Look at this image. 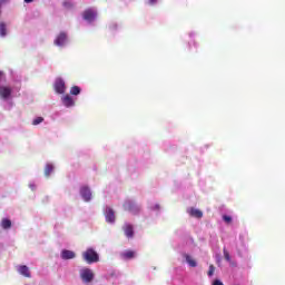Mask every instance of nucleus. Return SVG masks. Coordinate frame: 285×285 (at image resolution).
<instances>
[{
  "label": "nucleus",
  "mask_w": 285,
  "mask_h": 285,
  "mask_svg": "<svg viewBox=\"0 0 285 285\" xmlns=\"http://www.w3.org/2000/svg\"><path fill=\"white\" fill-rule=\"evenodd\" d=\"M82 257L87 264H95L99 262V254L95 252L92 248H88L85 253H82Z\"/></svg>",
  "instance_id": "f257e3e1"
},
{
  "label": "nucleus",
  "mask_w": 285,
  "mask_h": 285,
  "mask_svg": "<svg viewBox=\"0 0 285 285\" xmlns=\"http://www.w3.org/2000/svg\"><path fill=\"white\" fill-rule=\"evenodd\" d=\"M80 277L85 284H90L95 279V272L90 268H83L80 271Z\"/></svg>",
  "instance_id": "f03ea898"
},
{
  "label": "nucleus",
  "mask_w": 285,
  "mask_h": 285,
  "mask_svg": "<svg viewBox=\"0 0 285 285\" xmlns=\"http://www.w3.org/2000/svg\"><path fill=\"white\" fill-rule=\"evenodd\" d=\"M124 208H125V210H128L129 213H132L134 215H137V213H139V210H141V207H139V205L132 203L131 200H127L124 204Z\"/></svg>",
  "instance_id": "7ed1b4c3"
},
{
  "label": "nucleus",
  "mask_w": 285,
  "mask_h": 285,
  "mask_svg": "<svg viewBox=\"0 0 285 285\" xmlns=\"http://www.w3.org/2000/svg\"><path fill=\"white\" fill-rule=\"evenodd\" d=\"M82 17H83L85 21L92 23V21H95V19H97V11H95L92 9H87L83 11Z\"/></svg>",
  "instance_id": "20e7f679"
},
{
  "label": "nucleus",
  "mask_w": 285,
  "mask_h": 285,
  "mask_svg": "<svg viewBox=\"0 0 285 285\" xmlns=\"http://www.w3.org/2000/svg\"><path fill=\"white\" fill-rule=\"evenodd\" d=\"M55 90L58 95H63V92H66V81L61 78H57L55 82Z\"/></svg>",
  "instance_id": "39448f33"
},
{
  "label": "nucleus",
  "mask_w": 285,
  "mask_h": 285,
  "mask_svg": "<svg viewBox=\"0 0 285 285\" xmlns=\"http://www.w3.org/2000/svg\"><path fill=\"white\" fill-rule=\"evenodd\" d=\"M80 195L85 202H90L92 199V191H90V187L82 186L80 188Z\"/></svg>",
  "instance_id": "423d86ee"
},
{
  "label": "nucleus",
  "mask_w": 285,
  "mask_h": 285,
  "mask_svg": "<svg viewBox=\"0 0 285 285\" xmlns=\"http://www.w3.org/2000/svg\"><path fill=\"white\" fill-rule=\"evenodd\" d=\"M105 217H106V222L108 224H115V210L110 207H107L106 208V212H105Z\"/></svg>",
  "instance_id": "0eeeda50"
},
{
  "label": "nucleus",
  "mask_w": 285,
  "mask_h": 285,
  "mask_svg": "<svg viewBox=\"0 0 285 285\" xmlns=\"http://www.w3.org/2000/svg\"><path fill=\"white\" fill-rule=\"evenodd\" d=\"M124 233L128 239H132V237H135V229L130 224L124 226Z\"/></svg>",
  "instance_id": "6e6552de"
},
{
  "label": "nucleus",
  "mask_w": 285,
  "mask_h": 285,
  "mask_svg": "<svg viewBox=\"0 0 285 285\" xmlns=\"http://www.w3.org/2000/svg\"><path fill=\"white\" fill-rule=\"evenodd\" d=\"M68 36L65 32L59 33V36L55 40V46H66V41Z\"/></svg>",
  "instance_id": "1a4fd4ad"
},
{
  "label": "nucleus",
  "mask_w": 285,
  "mask_h": 285,
  "mask_svg": "<svg viewBox=\"0 0 285 285\" xmlns=\"http://www.w3.org/2000/svg\"><path fill=\"white\" fill-rule=\"evenodd\" d=\"M10 95H12V89L10 87H0V97L2 99H8V97H10Z\"/></svg>",
  "instance_id": "9d476101"
},
{
  "label": "nucleus",
  "mask_w": 285,
  "mask_h": 285,
  "mask_svg": "<svg viewBox=\"0 0 285 285\" xmlns=\"http://www.w3.org/2000/svg\"><path fill=\"white\" fill-rule=\"evenodd\" d=\"M188 214L196 219H202V217H204V213L199 209H195V207L189 208Z\"/></svg>",
  "instance_id": "9b49d317"
},
{
  "label": "nucleus",
  "mask_w": 285,
  "mask_h": 285,
  "mask_svg": "<svg viewBox=\"0 0 285 285\" xmlns=\"http://www.w3.org/2000/svg\"><path fill=\"white\" fill-rule=\"evenodd\" d=\"M18 273L20 275H22L23 277H28V278L31 277L30 268H28V266H26V265L18 266Z\"/></svg>",
  "instance_id": "f8f14e48"
},
{
  "label": "nucleus",
  "mask_w": 285,
  "mask_h": 285,
  "mask_svg": "<svg viewBox=\"0 0 285 285\" xmlns=\"http://www.w3.org/2000/svg\"><path fill=\"white\" fill-rule=\"evenodd\" d=\"M75 257H77V254H75V252H72V250L63 249L61 252L62 259H75Z\"/></svg>",
  "instance_id": "ddd939ff"
},
{
  "label": "nucleus",
  "mask_w": 285,
  "mask_h": 285,
  "mask_svg": "<svg viewBox=\"0 0 285 285\" xmlns=\"http://www.w3.org/2000/svg\"><path fill=\"white\" fill-rule=\"evenodd\" d=\"M62 104L66 108H72L75 106V100L69 95L62 97Z\"/></svg>",
  "instance_id": "4468645a"
},
{
  "label": "nucleus",
  "mask_w": 285,
  "mask_h": 285,
  "mask_svg": "<svg viewBox=\"0 0 285 285\" xmlns=\"http://www.w3.org/2000/svg\"><path fill=\"white\" fill-rule=\"evenodd\" d=\"M135 255H136L135 250H131V249H128L120 254L122 259H135Z\"/></svg>",
  "instance_id": "2eb2a0df"
},
{
  "label": "nucleus",
  "mask_w": 285,
  "mask_h": 285,
  "mask_svg": "<svg viewBox=\"0 0 285 285\" xmlns=\"http://www.w3.org/2000/svg\"><path fill=\"white\" fill-rule=\"evenodd\" d=\"M1 228H3V230H8V229L12 228V220H10L8 218H3L1 220Z\"/></svg>",
  "instance_id": "dca6fc26"
},
{
  "label": "nucleus",
  "mask_w": 285,
  "mask_h": 285,
  "mask_svg": "<svg viewBox=\"0 0 285 285\" xmlns=\"http://www.w3.org/2000/svg\"><path fill=\"white\" fill-rule=\"evenodd\" d=\"M185 259H186L187 264H189V266L191 268H196L197 262L190 255L185 254Z\"/></svg>",
  "instance_id": "f3484780"
},
{
  "label": "nucleus",
  "mask_w": 285,
  "mask_h": 285,
  "mask_svg": "<svg viewBox=\"0 0 285 285\" xmlns=\"http://www.w3.org/2000/svg\"><path fill=\"white\" fill-rule=\"evenodd\" d=\"M8 35V27L6 22H0V37H6Z\"/></svg>",
  "instance_id": "a211bd4d"
},
{
  "label": "nucleus",
  "mask_w": 285,
  "mask_h": 285,
  "mask_svg": "<svg viewBox=\"0 0 285 285\" xmlns=\"http://www.w3.org/2000/svg\"><path fill=\"white\" fill-rule=\"evenodd\" d=\"M52 170H55V166H52V164H47L45 167L46 177H50V175L52 174Z\"/></svg>",
  "instance_id": "6ab92c4d"
},
{
  "label": "nucleus",
  "mask_w": 285,
  "mask_h": 285,
  "mask_svg": "<svg viewBox=\"0 0 285 285\" xmlns=\"http://www.w3.org/2000/svg\"><path fill=\"white\" fill-rule=\"evenodd\" d=\"M80 94H81V88H79V86L71 87L70 95L77 96V95H80Z\"/></svg>",
  "instance_id": "aec40b11"
},
{
  "label": "nucleus",
  "mask_w": 285,
  "mask_h": 285,
  "mask_svg": "<svg viewBox=\"0 0 285 285\" xmlns=\"http://www.w3.org/2000/svg\"><path fill=\"white\" fill-rule=\"evenodd\" d=\"M223 254L226 262H230V253H228V249H226V247L223 248Z\"/></svg>",
  "instance_id": "412c9836"
},
{
  "label": "nucleus",
  "mask_w": 285,
  "mask_h": 285,
  "mask_svg": "<svg viewBox=\"0 0 285 285\" xmlns=\"http://www.w3.org/2000/svg\"><path fill=\"white\" fill-rule=\"evenodd\" d=\"M39 124H43V117H37L32 121V126H39Z\"/></svg>",
  "instance_id": "4be33fe9"
},
{
  "label": "nucleus",
  "mask_w": 285,
  "mask_h": 285,
  "mask_svg": "<svg viewBox=\"0 0 285 285\" xmlns=\"http://www.w3.org/2000/svg\"><path fill=\"white\" fill-rule=\"evenodd\" d=\"M62 6H63L65 8H67V10H70V8H73V7H75V4H72V2H70V0L65 1V2L62 3Z\"/></svg>",
  "instance_id": "5701e85b"
},
{
  "label": "nucleus",
  "mask_w": 285,
  "mask_h": 285,
  "mask_svg": "<svg viewBox=\"0 0 285 285\" xmlns=\"http://www.w3.org/2000/svg\"><path fill=\"white\" fill-rule=\"evenodd\" d=\"M224 223L225 224H232L233 223V217L228 216V215H224L223 216Z\"/></svg>",
  "instance_id": "b1692460"
},
{
  "label": "nucleus",
  "mask_w": 285,
  "mask_h": 285,
  "mask_svg": "<svg viewBox=\"0 0 285 285\" xmlns=\"http://www.w3.org/2000/svg\"><path fill=\"white\" fill-rule=\"evenodd\" d=\"M209 277H213L215 275V265H209V271L207 273Z\"/></svg>",
  "instance_id": "393cba45"
},
{
  "label": "nucleus",
  "mask_w": 285,
  "mask_h": 285,
  "mask_svg": "<svg viewBox=\"0 0 285 285\" xmlns=\"http://www.w3.org/2000/svg\"><path fill=\"white\" fill-rule=\"evenodd\" d=\"M213 285H224V283L219 279L214 281Z\"/></svg>",
  "instance_id": "a878e982"
},
{
  "label": "nucleus",
  "mask_w": 285,
  "mask_h": 285,
  "mask_svg": "<svg viewBox=\"0 0 285 285\" xmlns=\"http://www.w3.org/2000/svg\"><path fill=\"white\" fill-rule=\"evenodd\" d=\"M149 6H155L157 3V0H148Z\"/></svg>",
  "instance_id": "bb28decb"
},
{
  "label": "nucleus",
  "mask_w": 285,
  "mask_h": 285,
  "mask_svg": "<svg viewBox=\"0 0 285 285\" xmlns=\"http://www.w3.org/2000/svg\"><path fill=\"white\" fill-rule=\"evenodd\" d=\"M35 0H24V3H32Z\"/></svg>",
  "instance_id": "cd10ccee"
},
{
  "label": "nucleus",
  "mask_w": 285,
  "mask_h": 285,
  "mask_svg": "<svg viewBox=\"0 0 285 285\" xmlns=\"http://www.w3.org/2000/svg\"><path fill=\"white\" fill-rule=\"evenodd\" d=\"M6 1H8V0H0L1 6H3V3H6Z\"/></svg>",
  "instance_id": "c85d7f7f"
},
{
  "label": "nucleus",
  "mask_w": 285,
  "mask_h": 285,
  "mask_svg": "<svg viewBox=\"0 0 285 285\" xmlns=\"http://www.w3.org/2000/svg\"><path fill=\"white\" fill-rule=\"evenodd\" d=\"M32 190H35V186H31Z\"/></svg>",
  "instance_id": "c756f323"
}]
</instances>
